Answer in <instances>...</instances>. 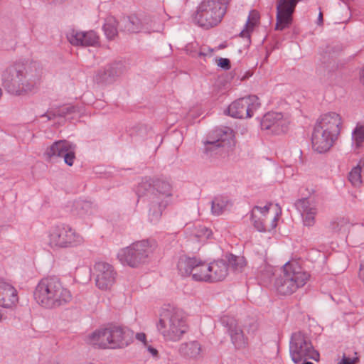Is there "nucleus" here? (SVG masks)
Instances as JSON below:
<instances>
[{"label": "nucleus", "mask_w": 364, "mask_h": 364, "mask_svg": "<svg viewBox=\"0 0 364 364\" xmlns=\"http://www.w3.org/2000/svg\"><path fill=\"white\" fill-rule=\"evenodd\" d=\"M18 302L17 290L9 283L0 280V306L12 309Z\"/></svg>", "instance_id": "5701e85b"}, {"label": "nucleus", "mask_w": 364, "mask_h": 364, "mask_svg": "<svg viewBox=\"0 0 364 364\" xmlns=\"http://www.w3.org/2000/svg\"><path fill=\"white\" fill-rule=\"evenodd\" d=\"M289 353L295 364L309 359L319 360V353L314 350L310 340L301 332L292 334L289 343Z\"/></svg>", "instance_id": "1a4fd4ad"}, {"label": "nucleus", "mask_w": 364, "mask_h": 364, "mask_svg": "<svg viewBox=\"0 0 364 364\" xmlns=\"http://www.w3.org/2000/svg\"><path fill=\"white\" fill-rule=\"evenodd\" d=\"M85 343L96 349L123 348L130 343L128 330L121 327L98 328L85 336Z\"/></svg>", "instance_id": "f03ea898"}, {"label": "nucleus", "mask_w": 364, "mask_h": 364, "mask_svg": "<svg viewBox=\"0 0 364 364\" xmlns=\"http://www.w3.org/2000/svg\"><path fill=\"white\" fill-rule=\"evenodd\" d=\"M259 14L255 10L251 11L249 14L245 28L241 31L240 36L250 39V33L253 31L255 26L259 23Z\"/></svg>", "instance_id": "2f4dec72"}, {"label": "nucleus", "mask_w": 364, "mask_h": 364, "mask_svg": "<svg viewBox=\"0 0 364 364\" xmlns=\"http://www.w3.org/2000/svg\"><path fill=\"white\" fill-rule=\"evenodd\" d=\"M177 269L182 276H191L197 282H210L208 264L200 259L182 256L178 260Z\"/></svg>", "instance_id": "9b49d317"}, {"label": "nucleus", "mask_w": 364, "mask_h": 364, "mask_svg": "<svg viewBox=\"0 0 364 364\" xmlns=\"http://www.w3.org/2000/svg\"><path fill=\"white\" fill-rule=\"evenodd\" d=\"M75 146L65 140L55 141L49 146L45 154L49 157L63 158L64 162L71 166L75 160Z\"/></svg>", "instance_id": "dca6fc26"}, {"label": "nucleus", "mask_w": 364, "mask_h": 364, "mask_svg": "<svg viewBox=\"0 0 364 364\" xmlns=\"http://www.w3.org/2000/svg\"><path fill=\"white\" fill-rule=\"evenodd\" d=\"M198 55L200 56V55H204L205 54L203 52H200Z\"/></svg>", "instance_id": "603ef678"}, {"label": "nucleus", "mask_w": 364, "mask_h": 364, "mask_svg": "<svg viewBox=\"0 0 364 364\" xmlns=\"http://www.w3.org/2000/svg\"><path fill=\"white\" fill-rule=\"evenodd\" d=\"M141 32L151 33L159 31V26H156V20L151 16L141 15Z\"/></svg>", "instance_id": "ea45409f"}, {"label": "nucleus", "mask_w": 364, "mask_h": 364, "mask_svg": "<svg viewBox=\"0 0 364 364\" xmlns=\"http://www.w3.org/2000/svg\"><path fill=\"white\" fill-rule=\"evenodd\" d=\"M120 30L134 33L141 32V16L123 17L120 22Z\"/></svg>", "instance_id": "bb28decb"}, {"label": "nucleus", "mask_w": 364, "mask_h": 364, "mask_svg": "<svg viewBox=\"0 0 364 364\" xmlns=\"http://www.w3.org/2000/svg\"><path fill=\"white\" fill-rule=\"evenodd\" d=\"M235 144V134L230 128L215 130L203 141L204 153L209 157L220 154L224 149H229Z\"/></svg>", "instance_id": "6e6552de"}, {"label": "nucleus", "mask_w": 364, "mask_h": 364, "mask_svg": "<svg viewBox=\"0 0 364 364\" xmlns=\"http://www.w3.org/2000/svg\"><path fill=\"white\" fill-rule=\"evenodd\" d=\"M75 213L80 217L94 214L97 207L90 201L79 200L74 204Z\"/></svg>", "instance_id": "7c9ffc66"}, {"label": "nucleus", "mask_w": 364, "mask_h": 364, "mask_svg": "<svg viewBox=\"0 0 364 364\" xmlns=\"http://www.w3.org/2000/svg\"><path fill=\"white\" fill-rule=\"evenodd\" d=\"M364 168V160L362 159L360 161L359 164L357 166L354 167L351 171L349 173V181L350 183L355 186H360L362 183L361 179V172L363 168Z\"/></svg>", "instance_id": "4c0bfd02"}, {"label": "nucleus", "mask_w": 364, "mask_h": 364, "mask_svg": "<svg viewBox=\"0 0 364 364\" xmlns=\"http://www.w3.org/2000/svg\"><path fill=\"white\" fill-rule=\"evenodd\" d=\"M122 70L119 64H114L102 70H100L94 77L96 83L106 85L112 83L116 78L122 75Z\"/></svg>", "instance_id": "b1692460"}, {"label": "nucleus", "mask_w": 364, "mask_h": 364, "mask_svg": "<svg viewBox=\"0 0 364 364\" xmlns=\"http://www.w3.org/2000/svg\"><path fill=\"white\" fill-rule=\"evenodd\" d=\"M136 338L139 341L141 342L144 346H146L147 343H149L146 340V336L144 333H137L136 334Z\"/></svg>", "instance_id": "a18cd8bd"}, {"label": "nucleus", "mask_w": 364, "mask_h": 364, "mask_svg": "<svg viewBox=\"0 0 364 364\" xmlns=\"http://www.w3.org/2000/svg\"><path fill=\"white\" fill-rule=\"evenodd\" d=\"M280 212L277 205L272 204L264 207L255 206L251 212L252 225L259 232H269L277 227Z\"/></svg>", "instance_id": "9d476101"}, {"label": "nucleus", "mask_w": 364, "mask_h": 364, "mask_svg": "<svg viewBox=\"0 0 364 364\" xmlns=\"http://www.w3.org/2000/svg\"><path fill=\"white\" fill-rule=\"evenodd\" d=\"M218 65L224 70H229L230 68V62L228 58H220L218 60Z\"/></svg>", "instance_id": "c03bdc74"}, {"label": "nucleus", "mask_w": 364, "mask_h": 364, "mask_svg": "<svg viewBox=\"0 0 364 364\" xmlns=\"http://www.w3.org/2000/svg\"><path fill=\"white\" fill-rule=\"evenodd\" d=\"M156 247V244L154 240L137 241L128 247L120 249L117 252V258L122 264L136 267L147 262Z\"/></svg>", "instance_id": "423d86ee"}, {"label": "nucleus", "mask_w": 364, "mask_h": 364, "mask_svg": "<svg viewBox=\"0 0 364 364\" xmlns=\"http://www.w3.org/2000/svg\"><path fill=\"white\" fill-rule=\"evenodd\" d=\"M193 234L200 241H205L210 237L212 231L205 226L200 225L196 228Z\"/></svg>", "instance_id": "37998d69"}, {"label": "nucleus", "mask_w": 364, "mask_h": 364, "mask_svg": "<svg viewBox=\"0 0 364 364\" xmlns=\"http://www.w3.org/2000/svg\"><path fill=\"white\" fill-rule=\"evenodd\" d=\"M323 13L321 11H319L318 19H317V24L321 26L323 24Z\"/></svg>", "instance_id": "09e8293b"}, {"label": "nucleus", "mask_w": 364, "mask_h": 364, "mask_svg": "<svg viewBox=\"0 0 364 364\" xmlns=\"http://www.w3.org/2000/svg\"><path fill=\"white\" fill-rule=\"evenodd\" d=\"M96 286L101 290H109L114 284L117 272L114 267L105 262H96L93 267Z\"/></svg>", "instance_id": "ddd939ff"}, {"label": "nucleus", "mask_w": 364, "mask_h": 364, "mask_svg": "<svg viewBox=\"0 0 364 364\" xmlns=\"http://www.w3.org/2000/svg\"><path fill=\"white\" fill-rule=\"evenodd\" d=\"M226 0H203L196 13V22L205 29L217 26L226 12Z\"/></svg>", "instance_id": "0eeeda50"}, {"label": "nucleus", "mask_w": 364, "mask_h": 364, "mask_svg": "<svg viewBox=\"0 0 364 364\" xmlns=\"http://www.w3.org/2000/svg\"><path fill=\"white\" fill-rule=\"evenodd\" d=\"M220 322L228 328L231 342L235 348L243 349L247 346V338L233 317L224 315L220 318Z\"/></svg>", "instance_id": "a211bd4d"}, {"label": "nucleus", "mask_w": 364, "mask_h": 364, "mask_svg": "<svg viewBox=\"0 0 364 364\" xmlns=\"http://www.w3.org/2000/svg\"><path fill=\"white\" fill-rule=\"evenodd\" d=\"M359 277L364 282V262L360 264Z\"/></svg>", "instance_id": "de8ad7c7"}, {"label": "nucleus", "mask_w": 364, "mask_h": 364, "mask_svg": "<svg viewBox=\"0 0 364 364\" xmlns=\"http://www.w3.org/2000/svg\"><path fill=\"white\" fill-rule=\"evenodd\" d=\"M289 121L287 119L284 118L283 114L281 113V119H278L272 127L270 132L274 134H280L287 130Z\"/></svg>", "instance_id": "a19ab883"}, {"label": "nucleus", "mask_w": 364, "mask_h": 364, "mask_svg": "<svg viewBox=\"0 0 364 364\" xmlns=\"http://www.w3.org/2000/svg\"><path fill=\"white\" fill-rule=\"evenodd\" d=\"M38 68V65L36 63L24 65V72L20 76L18 87L16 88L14 95H25L34 90L36 80L39 77V74L36 73Z\"/></svg>", "instance_id": "2eb2a0df"}, {"label": "nucleus", "mask_w": 364, "mask_h": 364, "mask_svg": "<svg viewBox=\"0 0 364 364\" xmlns=\"http://www.w3.org/2000/svg\"><path fill=\"white\" fill-rule=\"evenodd\" d=\"M350 220L346 217H339L332 220L328 228L333 232H346L350 228Z\"/></svg>", "instance_id": "473e14b6"}, {"label": "nucleus", "mask_w": 364, "mask_h": 364, "mask_svg": "<svg viewBox=\"0 0 364 364\" xmlns=\"http://www.w3.org/2000/svg\"><path fill=\"white\" fill-rule=\"evenodd\" d=\"M338 136L314 127L311 136L313 149L319 154L328 152L338 139Z\"/></svg>", "instance_id": "6ab92c4d"}, {"label": "nucleus", "mask_w": 364, "mask_h": 364, "mask_svg": "<svg viewBox=\"0 0 364 364\" xmlns=\"http://www.w3.org/2000/svg\"><path fill=\"white\" fill-rule=\"evenodd\" d=\"M300 0H277L275 30L283 31L292 23V15Z\"/></svg>", "instance_id": "4468645a"}, {"label": "nucleus", "mask_w": 364, "mask_h": 364, "mask_svg": "<svg viewBox=\"0 0 364 364\" xmlns=\"http://www.w3.org/2000/svg\"><path fill=\"white\" fill-rule=\"evenodd\" d=\"M154 186L150 181V180L144 178L142 179L141 181L138 184L136 188V193L139 197L143 196L144 195L149 193L150 191H153Z\"/></svg>", "instance_id": "79ce46f5"}, {"label": "nucleus", "mask_w": 364, "mask_h": 364, "mask_svg": "<svg viewBox=\"0 0 364 364\" xmlns=\"http://www.w3.org/2000/svg\"><path fill=\"white\" fill-rule=\"evenodd\" d=\"M24 72V64L15 63L7 68L2 74V82L5 90L14 95L21 73Z\"/></svg>", "instance_id": "aec40b11"}, {"label": "nucleus", "mask_w": 364, "mask_h": 364, "mask_svg": "<svg viewBox=\"0 0 364 364\" xmlns=\"http://www.w3.org/2000/svg\"><path fill=\"white\" fill-rule=\"evenodd\" d=\"M229 200L223 196H218L212 201L211 211L215 215H220L228 209Z\"/></svg>", "instance_id": "72a5a7b5"}, {"label": "nucleus", "mask_w": 364, "mask_h": 364, "mask_svg": "<svg viewBox=\"0 0 364 364\" xmlns=\"http://www.w3.org/2000/svg\"><path fill=\"white\" fill-rule=\"evenodd\" d=\"M295 207L300 213L302 224L305 227H313L316 223L318 213L316 201L311 198H304L296 201Z\"/></svg>", "instance_id": "f3484780"}, {"label": "nucleus", "mask_w": 364, "mask_h": 364, "mask_svg": "<svg viewBox=\"0 0 364 364\" xmlns=\"http://www.w3.org/2000/svg\"><path fill=\"white\" fill-rule=\"evenodd\" d=\"M6 319V316L4 314L0 313V323L4 322Z\"/></svg>", "instance_id": "3c124183"}, {"label": "nucleus", "mask_w": 364, "mask_h": 364, "mask_svg": "<svg viewBox=\"0 0 364 364\" xmlns=\"http://www.w3.org/2000/svg\"><path fill=\"white\" fill-rule=\"evenodd\" d=\"M283 276L277 279V291L284 295L291 294L305 285L310 275L296 261L287 262L283 267Z\"/></svg>", "instance_id": "39448f33"}, {"label": "nucleus", "mask_w": 364, "mask_h": 364, "mask_svg": "<svg viewBox=\"0 0 364 364\" xmlns=\"http://www.w3.org/2000/svg\"><path fill=\"white\" fill-rule=\"evenodd\" d=\"M281 119L280 112H269L266 114L261 122V126L263 129L270 131L274 124L278 119Z\"/></svg>", "instance_id": "58836bf2"}, {"label": "nucleus", "mask_w": 364, "mask_h": 364, "mask_svg": "<svg viewBox=\"0 0 364 364\" xmlns=\"http://www.w3.org/2000/svg\"><path fill=\"white\" fill-rule=\"evenodd\" d=\"M151 193L157 194L159 200H166V203H169L172 196L171 185L166 181L157 180L154 184L153 191Z\"/></svg>", "instance_id": "c85d7f7f"}, {"label": "nucleus", "mask_w": 364, "mask_h": 364, "mask_svg": "<svg viewBox=\"0 0 364 364\" xmlns=\"http://www.w3.org/2000/svg\"><path fill=\"white\" fill-rule=\"evenodd\" d=\"M33 298L42 308L52 310L68 304L73 296L60 279L48 277L39 281L35 287Z\"/></svg>", "instance_id": "f257e3e1"}, {"label": "nucleus", "mask_w": 364, "mask_h": 364, "mask_svg": "<svg viewBox=\"0 0 364 364\" xmlns=\"http://www.w3.org/2000/svg\"><path fill=\"white\" fill-rule=\"evenodd\" d=\"M146 350L153 356V357H158V350L154 348L153 346H151V345H149V343H147L146 346H144Z\"/></svg>", "instance_id": "49530a36"}, {"label": "nucleus", "mask_w": 364, "mask_h": 364, "mask_svg": "<svg viewBox=\"0 0 364 364\" xmlns=\"http://www.w3.org/2000/svg\"><path fill=\"white\" fill-rule=\"evenodd\" d=\"M360 79L363 84H364V66L360 72Z\"/></svg>", "instance_id": "8fccbe9b"}, {"label": "nucleus", "mask_w": 364, "mask_h": 364, "mask_svg": "<svg viewBox=\"0 0 364 364\" xmlns=\"http://www.w3.org/2000/svg\"><path fill=\"white\" fill-rule=\"evenodd\" d=\"M352 141L353 146L358 149L364 143V121L357 123L353 130Z\"/></svg>", "instance_id": "e433bc0d"}, {"label": "nucleus", "mask_w": 364, "mask_h": 364, "mask_svg": "<svg viewBox=\"0 0 364 364\" xmlns=\"http://www.w3.org/2000/svg\"><path fill=\"white\" fill-rule=\"evenodd\" d=\"M179 352L184 357L197 359L201 355V345L196 341L183 343L180 345Z\"/></svg>", "instance_id": "cd10ccee"}, {"label": "nucleus", "mask_w": 364, "mask_h": 364, "mask_svg": "<svg viewBox=\"0 0 364 364\" xmlns=\"http://www.w3.org/2000/svg\"><path fill=\"white\" fill-rule=\"evenodd\" d=\"M341 117L336 112H330L321 115L315 127L326 132H331V133L338 136L341 132Z\"/></svg>", "instance_id": "412c9836"}, {"label": "nucleus", "mask_w": 364, "mask_h": 364, "mask_svg": "<svg viewBox=\"0 0 364 364\" xmlns=\"http://www.w3.org/2000/svg\"><path fill=\"white\" fill-rule=\"evenodd\" d=\"M75 112L73 106H60L50 107L46 113L41 115V117H46L48 120H53L57 118H65L68 114Z\"/></svg>", "instance_id": "c756f323"}, {"label": "nucleus", "mask_w": 364, "mask_h": 364, "mask_svg": "<svg viewBox=\"0 0 364 364\" xmlns=\"http://www.w3.org/2000/svg\"><path fill=\"white\" fill-rule=\"evenodd\" d=\"M118 22L113 16L107 17L103 26V30L106 37L111 40L114 38L118 33Z\"/></svg>", "instance_id": "f704fd0d"}, {"label": "nucleus", "mask_w": 364, "mask_h": 364, "mask_svg": "<svg viewBox=\"0 0 364 364\" xmlns=\"http://www.w3.org/2000/svg\"><path fill=\"white\" fill-rule=\"evenodd\" d=\"M156 327L165 341L172 342L180 341L188 331L184 313L176 308L164 309Z\"/></svg>", "instance_id": "7ed1b4c3"}, {"label": "nucleus", "mask_w": 364, "mask_h": 364, "mask_svg": "<svg viewBox=\"0 0 364 364\" xmlns=\"http://www.w3.org/2000/svg\"><path fill=\"white\" fill-rule=\"evenodd\" d=\"M68 41L75 46H94L98 43V36L93 31L82 32L72 30L67 34Z\"/></svg>", "instance_id": "4be33fe9"}, {"label": "nucleus", "mask_w": 364, "mask_h": 364, "mask_svg": "<svg viewBox=\"0 0 364 364\" xmlns=\"http://www.w3.org/2000/svg\"><path fill=\"white\" fill-rule=\"evenodd\" d=\"M84 242L82 235L68 224L53 225L47 232V245L53 250L76 247Z\"/></svg>", "instance_id": "20e7f679"}, {"label": "nucleus", "mask_w": 364, "mask_h": 364, "mask_svg": "<svg viewBox=\"0 0 364 364\" xmlns=\"http://www.w3.org/2000/svg\"><path fill=\"white\" fill-rule=\"evenodd\" d=\"M227 259L228 266L230 265L235 272H242L247 266L246 259L243 256L229 255Z\"/></svg>", "instance_id": "c9c22d12"}, {"label": "nucleus", "mask_w": 364, "mask_h": 364, "mask_svg": "<svg viewBox=\"0 0 364 364\" xmlns=\"http://www.w3.org/2000/svg\"><path fill=\"white\" fill-rule=\"evenodd\" d=\"M149 220L151 223H157L162 215L163 211L169 204L165 200H159L157 194L150 193L149 196Z\"/></svg>", "instance_id": "393cba45"}, {"label": "nucleus", "mask_w": 364, "mask_h": 364, "mask_svg": "<svg viewBox=\"0 0 364 364\" xmlns=\"http://www.w3.org/2000/svg\"><path fill=\"white\" fill-rule=\"evenodd\" d=\"M208 266L210 282L222 281L228 274V264L223 259L215 260L208 264Z\"/></svg>", "instance_id": "a878e982"}, {"label": "nucleus", "mask_w": 364, "mask_h": 364, "mask_svg": "<svg viewBox=\"0 0 364 364\" xmlns=\"http://www.w3.org/2000/svg\"><path fill=\"white\" fill-rule=\"evenodd\" d=\"M260 106L256 95L240 98L229 105L227 112L235 118H250Z\"/></svg>", "instance_id": "f8f14e48"}]
</instances>
